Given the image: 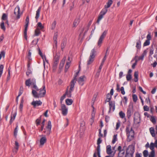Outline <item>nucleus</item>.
<instances>
[{
  "label": "nucleus",
  "mask_w": 157,
  "mask_h": 157,
  "mask_svg": "<svg viewBox=\"0 0 157 157\" xmlns=\"http://www.w3.org/2000/svg\"><path fill=\"white\" fill-rule=\"evenodd\" d=\"M127 136L128 137H131L133 138L134 135V132L131 127L130 128V125L128 124L126 126V128Z\"/></svg>",
  "instance_id": "1"
},
{
  "label": "nucleus",
  "mask_w": 157,
  "mask_h": 157,
  "mask_svg": "<svg viewBox=\"0 0 157 157\" xmlns=\"http://www.w3.org/2000/svg\"><path fill=\"white\" fill-rule=\"evenodd\" d=\"M96 51L94 48H93L91 51L90 56L87 61V64L89 65L92 63L94 60V58L95 56Z\"/></svg>",
  "instance_id": "2"
},
{
  "label": "nucleus",
  "mask_w": 157,
  "mask_h": 157,
  "mask_svg": "<svg viewBox=\"0 0 157 157\" xmlns=\"http://www.w3.org/2000/svg\"><path fill=\"white\" fill-rule=\"evenodd\" d=\"M135 151L134 147H129L127 150L125 157H132Z\"/></svg>",
  "instance_id": "3"
},
{
  "label": "nucleus",
  "mask_w": 157,
  "mask_h": 157,
  "mask_svg": "<svg viewBox=\"0 0 157 157\" xmlns=\"http://www.w3.org/2000/svg\"><path fill=\"white\" fill-rule=\"evenodd\" d=\"M29 16H27L26 17L25 23V29L24 31V36L25 39L27 40V31L28 29V26L29 24Z\"/></svg>",
  "instance_id": "4"
},
{
  "label": "nucleus",
  "mask_w": 157,
  "mask_h": 157,
  "mask_svg": "<svg viewBox=\"0 0 157 157\" xmlns=\"http://www.w3.org/2000/svg\"><path fill=\"white\" fill-rule=\"evenodd\" d=\"M52 128V124L51 121H48L47 126L46 127L45 129L46 130L44 131L43 132L44 133H45L47 136H48L51 132V130Z\"/></svg>",
  "instance_id": "5"
},
{
  "label": "nucleus",
  "mask_w": 157,
  "mask_h": 157,
  "mask_svg": "<svg viewBox=\"0 0 157 157\" xmlns=\"http://www.w3.org/2000/svg\"><path fill=\"white\" fill-rule=\"evenodd\" d=\"M134 112L133 107L132 105H129L127 109L126 113L127 117L128 119H129Z\"/></svg>",
  "instance_id": "6"
},
{
  "label": "nucleus",
  "mask_w": 157,
  "mask_h": 157,
  "mask_svg": "<svg viewBox=\"0 0 157 157\" xmlns=\"http://www.w3.org/2000/svg\"><path fill=\"white\" fill-rule=\"evenodd\" d=\"M60 54L59 53H56L55 56H54L53 59V67L56 68L58 64L59 60V59Z\"/></svg>",
  "instance_id": "7"
},
{
  "label": "nucleus",
  "mask_w": 157,
  "mask_h": 157,
  "mask_svg": "<svg viewBox=\"0 0 157 157\" xmlns=\"http://www.w3.org/2000/svg\"><path fill=\"white\" fill-rule=\"evenodd\" d=\"M107 31H105L102 33V34L100 36L98 43V45L99 47L101 46V44L102 43V41L103 39L106 36V35L107 33Z\"/></svg>",
  "instance_id": "8"
},
{
  "label": "nucleus",
  "mask_w": 157,
  "mask_h": 157,
  "mask_svg": "<svg viewBox=\"0 0 157 157\" xmlns=\"http://www.w3.org/2000/svg\"><path fill=\"white\" fill-rule=\"evenodd\" d=\"M107 31H105L102 33V34L100 36L98 43V45L99 47L101 46V44L102 43V41L103 39L106 36V35L107 33Z\"/></svg>",
  "instance_id": "9"
},
{
  "label": "nucleus",
  "mask_w": 157,
  "mask_h": 157,
  "mask_svg": "<svg viewBox=\"0 0 157 157\" xmlns=\"http://www.w3.org/2000/svg\"><path fill=\"white\" fill-rule=\"evenodd\" d=\"M134 121L136 124H139L140 122V114L135 112L134 114Z\"/></svg>",
  "instance_id": "10"
},
{
  "label": "nucleus",
  "mask_w": 157,
  "mask_h": 157,
  "mask_svg": "<svg viewBox=\"0 0 157 157\" xmlns=\"http://www.w3.org/2000/svg\"><path fill=\"white\" fill-rule=\"evenodd\" d=\"M46 94L45 86L44 85L42 86V88L40 89L39 94L40 98L43 97Z\"/></svg>",
  "instance_id": "11"
},
{
  "label": "nucleus",
  "mask_w": 157,
  "mask_h": 157,
  "mask_svg": "<svg viewBox=\"0 0 157 157\" xmlns=\"http://www.w3.org/2000/svg\"><path fill=\"white\" fill-rule=\"evenodd\" d=\"M147 40H145L143 44V46L149 45L150 44V40L151 39V33H149L147 36Z\"/></svg>",
  "instance_id": "12"
},
{
  "label": "nucleus",
  "mask_w": 157,
  "mask_h": 157,
  "mask_svg": "<svg viewBox=\"0 0 157 157\" xmlns=\"http://www.w3.org/2000/svg\"><path fill=\"white\" fill-rule=\"evenodd\" d=\"M61 110L62 111V114L64 116L67 115L68 112V109L67 108L65 104H61Z\"/></svg>",
  "instance_id": "13"
},
{
  "label": "nucleus",
  "mask_w": 157,
  "mask_h": 157,
  "mask_svg": "<svg viewBox=\"0 0 157 157\" xmlns=\"http://www.w3.org/2000/svg\"><path fill=\"white\" fill-rule=\"evenodd\" d=\"M17 11V15L16 17L17 19H18L20 18L21 15L20 13V8L19 6H17L14 9V14L15 15L17 14L16 11Z\"/></svg>",
  "instance_id": "14"
},
{
  "label": "nucleus",
  "mask_w": 157,
  "mask_h": 157,
  "mask_svg": "<svg viewBox=\"0 0 157 157\" xmlns=\"http://www.w3.org/2000/svg\"><path fill=\"white\" fill-rule=\"evenodd\" d=\"M42 102L40 101H33L31 103V104L35 108L36 106L41 105L42 104Z\"/></svg>",
  "instance_id": "15"
},
{
  "label": "nucleus",
  "mask_w": 157,
  "mask_h": 157,
  "mask_svg": "<svg viewBox=\"0 0 157 157\" xmlns=\"http://www.w3.org/2000/svg\"><path fill=\"white\" fill-rule=\"evenodd\" d=\"M109 112H110L111 109L113 111L115 109V101H111L109 103Z\"/></svg>",
  "instance_id": "16"
},
{
  "label": "nucleus",
  "mask_w": 157,
  "mask_h": 157,
  "mask_svg": "<svg viewBox=\"0 0 157 157\" xmlns=\"http://www.w3.org/2000/svg\"><path fill=\"white\" fill-rule=\"evenodd\" d=\"M86 78L85 75H82L80 76L78 79V82L80 85L82 86L84 84V79Z\"/></svg>",
  "instance_id": "17"
},
{
  "label": "nucleus",
  "mask_w": 157,
  "mask_h": 157,
  "mask_svg": "<svg viewBox=\"0 0 157 157\" xmlns=\"http://www.w3.org/2000/svg\"><path fill=\"white\" fill-rule=\"evenodd\" d=\"M147 53V51L146 50H144L141 55L139 57H138V59H137V62L140 60H143L144 59V56L146 55Z\"/></svg>",
  "instance_id": "18"
},
{
  "label": "nucleus",
  "mask_w": 157,
  "mask_h": 157,
  "mask_svg": "<svg viewBox=\"0 0 157 157\" xmlns=\"http://www.w3.org/2000/svg\"><path fill=\"white\" fill-rule=\"evenodd\" d=\"M136 40L137 42L136 47L137 50L140 49L141 47V41L140 37H139V39L137 40Z\"/></svg>",
  "instance_id": "19"
},
{
  "label": "nucleus",
  "mask_w": 157,
  "mask_h": 157,
  "mask_svg": "<svg viewBox=\"0 0 157 157\" xmlns=\"http://www.w3.org/2000/svg\"><path fill=\"white\" fill-rule=\"evenodd\" d=\"M41 8V6H40L39 7L37 10L36 11V16L35 17V18L36 19V21H37V19L39 18L40 16V13Z\"/></svg>",
  "instance_id": "20"
},
{
  "label": "nucleus",
  "mask_w": 157,
  "mask_h": 157,
  "mask_svg": "<svg viewBox=\"0 0 157 157\" xmlns=\"http://www.w3.org/2000/svg\"><path fill=\"white\" fill-rule=\"evenodd\" d=\"M113 151L112 150L111 146L110 145H108L106 146V153L107 154L110 155L112 154Z\"/></svg>",
  "instance_id": "21"
},
{
  "label": "nucleus",
  "mask_w": 157,
  "mask_h": 157,
  "mask_svg": "<svg viewBox=\"0 0 157 157\" xmlns=\"http://www.w3.org/2000/svg\"><path fill=\"white\" fill-rule=\"evenodd\" d=\"M107 4L106 5H105V6L104 8L101 10V11L100 12V13L103 15H104L105 14V13H107V12L108 11L107 8H109V7H107Z\"/></svg>",
  "instance_id": "22"
},
{
  "label": "nucleus",
  "mask_w": 157,
  "mask_h": 157,
  "mask_svg": "<svg viewBox=\"0 0 157 157\" xmlns=\"http://www.w3.org/2000/svg\"><path fill=\"white\" fill-rule=\"evenodd\" d=\"M36 91L35 90H33L32 91V94L34 98H39L40 97L39 96V93H37Z\"/></svg>",
  "instance_id": "23"
},
{
  "label": "nucleus",
  "mask_w": 157,
  "mask_h": 157,
  "mask_svg": "<svg viewBox=\"0 0 157 157\" xmlns=\"http://www.w3.org/2000/svg\"><path fill=\"white\" fill-rule=\"evenodd\" d=\"M46 140L47 139L45 136L41 138L40 140V145H43L46 142Z\"/></svg>",
  "instance_id": "24"
},
{
  "label": "nucleus",
  "mask_w": 157,
  "mask_h": 157,
  "mask_svg": "<svg viewBox=\"0 0 157 157\" xmlns=\"http://www.w3.org/2000/svg\"><path fill=\"white\" fill-rule=\"evenodd\" d=\"M79 73V71H78L76 73L75 75H74L73 78L72 79L71 82L75 84V83L76 82V81L77 80V77Z\"/></svg>",
  "instance_id": "25"
},
{
  "label": "nucleus",
  "mask_w": 157,
  "mask_h": 157,
  "mask_svg": "<svg viewBox=\"0 0 157 157\" xmlns=\"http://www.w3.org/2000/svg\"><path fill=\"white\" fill-rule=\"evenodd\" d=\"M80 21V17H79L78 18H76L75 20L73 23L74 27H75L78 24V23Z\"/></svg>",
  "instance_id": "26"
},
{
  "label": "nucleus",
  "mask_w": 157,
  "mask_h": 157,
  "mask_svg": "<svg viewBox=\"0 0 157 157\" xmlns=\"http://www.w3.org/2000/svg\"><path fill=\"white\" fill-rule=\"evenodd\" d=\"M154 46L155 47V45H153V44H152L151 46V47L150 49V52H149V56H151L154 53Z\"/></svg>",
  "instance_id": "27"
},
{
  "label": "nucleus",
  "mask_w": 157,
  "mask_h": 157,
  "mask_svg": "<svg viewBox=\"0 0 157 157\" xmlns=\"http://www.w3.org/2000/svg\"><path fill=\"white\" fill-rule=\"evenodd\" d=\"M58 36V33L57 32L55 33L54 34V36L53 37V40L54 41V43H55L56 47L57 45V39Z\"/></svg>",
  "instance_id": "28"
},
{
  "label": "nucleus",
  "mask_w": 157,
  "mask_h": 157,
  "mask_svg": "<svg viewBox=\"0 0 157 157\" xmlns=\"http://www.w3.org/2000/svg\"><path fill=\"white\" fill-rule=\"evenodd\" d=\"M150 132L153 137H155V133L154 128L153 127H151L149 128Z\"/></svg>",
  "instance_id": "29"
},
{
  "label": "nucleus",
  "mask_w": 157,
  "mask_h": 157,
  "mask_svg": "<svg viewBox=\"0 0 157 157\" xmlns=\"http://www.w3.org/2000/svg\"><path fill=\"white\" fill-rule=\"evenodd\" d=\"M66 58L65 56H64L63 57L62 60H61V62L59 64L60 67H63L64 63H65V61H66Z\"/></svg>",
  "instance_id": "30"
},
{
  "label": "nucleus",
  "mask_w": 157,
  "mask_h": 157,
  "mask_svg": "<svg viewBox=\"0 0 157 157\" xmlns=\"http://www.w3.org/2000/svg\"><path fill=\"white\" fill-rule=\"evenodd\" d=\"M75 85V84L74 83L70 82V88L69 91L68 92L69 93L71 94L72 91L74 90Z\"/></svg>",
  "instance_id": "31"
},
{
  "label": "nucleus",
  "mask_w": 157,
  "mask_h": 157,
  "mask_svg": "<svg viewBox=\"0 0 157 157\" xmlns=\"http://www.w3.org/2000/svg\"><path fill=\"white\" fill-rule=\"evenodd\" d=\"M134 81L135 82H137L138 80V74L137 71H135L134 74Z\"/></svg>",
  "instance_id": "32"
},
{
  "label": "nucleus",
  "mask_w": 157,
  "mask_h": 157,
  "mask_svg": "<svg viewBox=\"0 0 157 157\" xmlns=\"http://www.w3.org/2000/svg\"><path fill=\"white\" fill-rule=\"evenodd\" d=\"M102 140H101V138H99L97 140V144L98 146L97 147V149H100V144L101 143Z\"/></svg>",
  "instance_id": "33"
},
{
  "label": "nucleus",
  "mask_w": 157,
  "mask_h": 157,
  "mask_svg": "<svg viewBox=\"0 0 157 157\" xmlns=\"http://www.w3.org/2000/svg\"><path fill=\"white\" fill-rule=\"evenodd\" d=\"M66 103L67 105H70L73 103V101L72 99H67L66 100Z\"/></svg>",
  "instance_id": "34"
},
{
  "label": "nucleus",
  "mask_w": 157,
  "mask_h": 157,
  "mask_svg": "<svg viewBox=\"0 0 157 157\" xmlns=\"http://www.w3.org/2000/svg\"><path fill=\"white\" fill-rule=\"evenodd\" d=\"M25 84L26 86L29 87L31 85V78H29L25 82Z\"/></svg>",
  "instance_id": "35"
},
{
  "label": "nucleus",
  "mask_w": 157,
  "mask_h": 157,
  "mask_svg": "<svg viewBox=\"0 0 157 157\" xmlns=\"http://www.w3.org/2000/svg\"><path fill=\"white\" fill-rule=\"evenodd\" d=\"M37 28H39L40 29V30H42L44 28V26L42 25L41 23L40 22H38L37 23Z\"/></svg>",
  "instance_id": "36"
},
{
  "label": "nucleus",
  "mask_w": 157,
  "mask_h": 157,
  "mask_svg": "<svg viewBox=\"0 0 157 157\" xmlns=\"http://www.w3.org/2000/svg\"><path fill=\"white\" fill-rule=\"evenodd\" d=\"M138 56H136L135 57V62L134 63H133L132 65V69H134L135 66H136V64H137V63L138 62L137 60V58H138Z\"/></svg>",
  "instance_id": "37"
},
{
  "label": "nucleus",
  "mask_w": 157,
  "mask_h": 157,
  "mask_svg": "<svg viewBox=\"0 0 157 157\" xmlns=\"http://www.w3.org/2000/svg\"><path fill=\"white\" fill-rule=\"evenodd\" d=\"M70 62H67L65 66V72H66L67 71L70 67Z\"/></svg>",
  "instance_id": "38"
},
{
  "label": "nucleus",
  "mask_w": 157,
  "mask_h": 157,
  "mask_svg": "<svg viewBox=\"0 0 157 157\" xmlns=\"http://www.w3.org/2000/svg\"><path fill=\"white\" fill-rule=\"evenodd\" d=\"M40 33L41 32L40 30V29L38 28H37L35 30V35L36 36H38Z\"/></svg>",
  "instance_id": "39"
},
{
  "label": "nucleus",
  "mask_w": 157,
  "mask_h": 157,
  "mask_svg": "<svg viewBox=\"0 0 157 157\" xmlns=\"http://www.w3.org/2000/svg\"><path fill=\"white\" fill-rule=\"evenodd\" d=\"M18 128V126L17 125L16 127L15 128L14 130V136L15 137H16L17 135Z\"/></svg>",
  "instance_id": "40"
},
{
  "label": "nucleus",
  "mask_w": 157,
  "mask_h": 157,
  "mask_svg": "<svg viewBox=\"0 0 157 157\" xmlns=\"http://www.w3.org/2000/svg\"><path fill=\"white\" fill-rule=\"evenodd\" d=\"M0 25L1 29L4 31H5L6 30V28L5 26L4 23L3 21H2Z\"/></svg>",
  "instance_id": "41"
},
{
  "label": "nucleus",
  "mask_w": 157,
  "mask_h": 157,
  "mask_svg": "<svg viewBox=\"0 0 157 157\" xmlns=\"http://www.w3.org/2000/svg\"><path fill=\"white\" fill-rule=\"evenodd\" d=\"M117 134H115L113 136V139L112 141V143L113 144H114L115 143L116 141L117 140Z\"/></svg>",
  "instance_id": "42"
},
{
  "label": "nucleus",
  "mask_w": 157,
  "mask_h": 157,
  "mask_svg": "<svg viewBox=\"0 0 157 157\" xmlns=\"http://www.w3.org/2000/svg\"><path fill=\"white\" fill-rule=\"evenodd\" d=\"M7 15L5 13H4L2 14V21L7 20Z\"/></svg>",
  "instance_id": "43"
},
{
  "label": "nucleus",
  "mask_w": 157,
  "mask_h": 157,
  "mask_svg": "<svg viewBox=\"0 0 157 157\" xmlns=\"http://www.w3.org/2000/svg\"><path fill=\"white\" fill-rule=\"evenodd\" d=\"M150 120L151 122L154 124H155L156 123V121L155 118L154 116H151L150 119Z\"/></svg>",
  "instance_id": "44"
},
{
  "label": "nucleus",
  "mask_w": 157,
  "mask_h": 157,
  "mask_svg": "<svg viewBox=\"0 0 157 157\" xmlns=\"http://www.w3.org/2000/svg\"><path fill=\"white\" fill-rule=\"evenodd\" d=\"M155 146V145H154V144L153 143L151 142L150 144V146L149 147L150 149L151 150V151H155L154 150V147Z\"/></svg>",
  "instance_id": "45"
},
{
  "label": "nucleus",
  "mask_w": 157,
  "mask_h": 157,
  "mask_svg": "<svg viewBox=\"0 0 157 157\" xmlns=\"http://www.w3.org/2000/svg\"><path fill=\"white\" fill-rule=\"evenodd\" d=\"M119 114L120 117L121 118H124L125 116V113L122 111H121L119 112Z\"/></svg>",
  "instance_id": "46"
},
{
  "label": "nucleus",
  "mask_w": 157,
  "mask_h": 157,
  "mask_svg": "<svg viewBox=\"0 0 157 157\" xmlns=\"http://www.w3.org/2000/svg\"><path fill=\"white\" fill-rule=\"evenodd\" d=\"M3 65L2 64L0 65V77H1L2 75L3 72Z\"/></svg>",
  "instance_id": "47"
},
{
  "label": "nucleus",
  "mask_w": 157,
  "mask_h": 157,
  "mask_svg": "<svg viewBox=\"0 0 157 157\" xmlns=\"http://www.w3.org/2000/svg\"><path fill=\"white\" fill-rule=\"evenodd\" d=\"M132 98L133 101L134 102H136L137 101L138 98L136 95L133 94L132 95Z\"/></svg>",
  "instance_id": "48"
},
{
  "label": "nucleus",
  "mask_w": 157,
  "mask_h": 157,
  "mask_svg": "<svg viewBox=\"0 0 157 157\" xmlns=\"http://www.w3.org/2000/svg\"><path fill=\"white\" fill-rule=\"evenodd\" d=\"M126 78L128 81L130 80L132 78L131 74H127L126 76Z\"/></svg>",
  "instance_id": "49"
},
{
  "label": "nucleus",
  "mask_w": 157,
  "mask_h": 157,
  "mask_svg": "<svg viewBox=\"0 0 157 157\" xmlns=\"http://www.w3.org/2000/svg\"><path fill=\"white\" fill-rule=\"evenodd\" d=\"M113 1L112 0H108L107 4V7H109L113 3Z\"/></svg>",
  "instance_id": "50"
},
{
  "label": "nucleus",
  "mask_w": 157,
  "mask_h": 157,
  "mask_svg": "<svg viewBox=\"0 0 157 157\" xmlns=\"http://www.w3.org/2000/svg\"><path fill=\"white\" fill-rule=\"evenodd\" d=\"M56 22L55 21H54L52 23V25L51 29L52 30L54 29L56 27Z\"/></svg>",
  "instance_id": "51"
},
{
  "label": "nucleus",
  "mask_w": 157,
  "mask_h": 157,
  "mask_svg": "<svg viewBox=\"0 0 157 157\" xmlns=\"http://www.w3.org/2000/svg\"><path fill=\"white\" fill-rule=\"evenodd\" d=\"M66 45V43L65 41H63L61 44V48L62 50L64 48Z\"/></svg>",
  "instance_id": "52"
},
{
  "label": "nucleus",
  "mask_w": 157,
  "mask_h": 157,
  "mask_svg": "<svg viewBox=\"0 0 157 157\" xmlns=\"http://www.w3.org/2000/svg\"><path fill=\"white\" fill-rule=\"evenodd\" d=\"M155 151H151L150 154L149 155V157H155Z\"/></svg>",
  "instance_id": "53"
},
{
  "label": "nucleus",
  "mask_w": 157,
  "mask_h": 157,
  "mask_svg": "<svg viewBox=\"0 0 157 157\" xmlns=\"http://www.w3.org/2000/svg\"><path fill=\"white\" fill-rule=\"evenodd\" d=\"M67 90L66 91V92L65 94H64V95H65V96L67 95V97L68 98H71V94L70 93H69L67 90Z\"/></svg>",
  "instance_id": "54"
},
{
  "label": "nucleus",
  "mask_w": 157,
  "mask_h": 157,
  "mask_svg": "<svg viewBox=\"0 0 157 157\" xmlns=\"http://www.w3.org/2000/svg\"><path fill=\"white\" fill-rule=\"evenodd\" d=\"M143 154L144 157H147L148 155V151L147 150H145L143 151Z\"/></svg>",
  "instance_id": "55"
},
{
  "label": "nucleus",
  "mask_w": 157,
  "mask_h": 157,
  "mask_svg": "<svg viewBox=\"0 0 157 157\" xmlns=\"http://www.w3.org/2000/svg\"><path fill=\"white\" fill-rule=\"evenodd\" d=\"M98 131H99V134H98V136L99 137V138H101L102 137H103V135L101 133V129H99Z\"/></svg>",
  "instance_id": "56"
},
{
  "label": "nucleus",
  "mask_w": 157,
  "mask_h": 157,
  "mask_svg": "<svg viewBox=\"0 0 157 157\" xmlns=\"http://www.w3.org/2000/svg\"><path fill=\"white\" fill-rule=\"evenodd\" d=\"M31 85H32L36 84V80L35 78L31 79Z\"/></svg>",
  "instance_id": "57"
},
{
  "label": "nucleus",
  "mask_w": 157,
  "mask_h": 157,
  "mask_svg": "<svg viewBox=\"0 0 157 157\" xmlns=\"http://www.w3.org/2000/svg\"><path fill=\"white\" fill-rule=\"evenodd\" d=\"M120 90L121 91V93L123 95H124L125 94V92L124 90V88L123 86L121 87Z\"/></svg>",
  "instance_id": "58"
},
{
  "label": "nucleus",
  "mask_w": 157,
  "mask_h": 157,
  "mask_svg": "<svg viewBox=\"0 0 157 157\" xmlns=\"http://www.w3.org/2000/svg\"><path fill=\"white\" fill-rule=\"evenodd\" d=\"M15 145L16 146V147H15V149H16L17 150H18L19 145L17 141H15Z\"/></svg>",
  "instance_id": "59"
},
{
  "label": "nucleus",
  "mask_w": 157,
  "mask_h": 157,
  "mask_svg": "<svg viewBox=\"0 0 157 157\" xmlns=\"http://www.w3.org/2000/svg\"><path fill=\"white\" fill-rule=\"evenodd\" d=\"M38 53H39V54L40 55L42 58L43 59H44V56H43V54L40 50V48H38Z\"/></svg>",
  "instance_id": "60"
},
{
  "label": "nucleus",
  "mask_w": 157,
  "mask_h": 157,
  "mask_svg": "<svg viewBox=\"0 0 157 157\" xmlns=\"http://www.w3.org/2000/svg\"><path fill=\"white\" fill-rule=\"evenodd\" d=\"M65 97V95H63L62 96L60 99V102L61 104H62L63 100L64 99Z\"/></svg>",
  "instance_id": "61"
},
{
  "label": "nucleus",
  "mask_w": 157,
  "mask_h": 157,
  "mask_svg": "<svg viewBox=\"0 0 157 157\" xmlns=\"http://www.w3.org/2000/svg\"><path fill=\"white\" fill-rule=\"evenodd\" d=\"M33 85V86L32 87H33V89H35L36 90V91L39 90V89H38V87H37V86L36 85V84L34 85Z\"/></svg>",
  "instance_id": "62"
},
{
  "label": "nucleus",
  "mask_w": 157,
  "mask_h": 157,
  "mask_svg": "<svg viewBox=\"0 0 157 157\" xmlns=\"http://www.w3.org/2000/svg\"><path fill=\"white\" fill-rule=\"evenodd\" d=\"M23 87H21L19 92V95H21L22 94L23 91Z\"/></svg>",
  "instance_id": "63"
},
{
  "label": "nucleus",
  "mask_w": 157,
  "mask_h": 157,
  "mask_svg": "<svg viewBox=\"0 0 157 157\" xmlns=\"http://www.w3.org/2000/svg\"><path fill=\"white\" fill-rule=\"evenodd\" d=\"M31 73L32 71L30 69H28L27 71L26 72V75L27 76H28Z\"/></svg>",
  "instance_id": "64"
}]
</instances>
